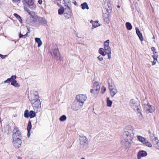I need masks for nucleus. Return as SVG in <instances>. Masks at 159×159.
<instances>
[{"mask_svg": "<svg viewBox=\"0 0 159 159\" xmlns=\"http://www.w3.org/2000/svg\"><path fill=\"white\" fill-rule=\"evenodd\" d=\"M29 114L30 112H29V110H26L24 111V116L25 117L28 118L30 116Z\"/></svg>", "mask_w": 159, "mask_h": 159, "instance_id": "473e14b6", "label": "nucleus"}, {"mask_svg": "<svg viewBox=\"0 0 159 159\" xmlns=\"http://www.w3.org/2000/svg\"><path fill=\"white\" fill-rule=\"evenodd\" d=\"M81 159H85L84 158H82Z\"/></svg>", "mask_w": 159, "mask_h": 159, "instance_id": "4d7b16f0", "label": "nucleus"}, {"mask_svg": "<svg viewBox=\"0 0 159 159\" xmlns=\"http://www.w3.org/2000/svg\"><path fill=\"white\" fill-rule=\"evenodd\" d=\"M135 29L136 33L137 34V35L138 36L139 38L141 41H143V38L142 34L140 31L139 29L138 28L136 27Z\"/></svg>", "mask_w": 159, "mask_h": 159, "instance_id": "aec40b11", "label": "nucleus"}, {"mask_svg": "<svg viewBox=\"0 0 159 159\" xmlns=\"http://www.w3.org/2000/svg\"><path fill=\"white\" fill-rule=\"evenodd\" d=\"M137 138L139 141L149 147H152V144L149 142L145 138L140 135L137 136Z\"/></svg>", "mask_w": 159, "mask_h": 159, "instance_id": "0eeeda50", "label": "nucleus"}, {"mask_svg": "<svg viewBox=\"0 0 159 159\" xmlns=\"http://www.w3.org/2000/svg\"><path fill=\"white\" fill-rule=\"evenodd\" d=\"M64 1L65 6L68 7H69V5H71L70 0H64Z\"/></svg>", "mask_w": 159, "mask_h": 159, "instance_id": "7c9ffc66", "label": "nucleus"}, {"mask_svg": "<svg viewBox=\"0 0 159 159\" xmlns=\"http://www.w3.org/2000/svg\"><path fill=\"white\" fill-rule=\"evenodd\" d=\"M111 53H109V54H107L108 55V58L109 59H110L111 58Z\"/></svg>", "mask_w": 159, "mask_h": 159, "instance_id": "09e8293b", "label": "nucleus"}, {"mask_svg": "<svg viewBox=\"0 0 159 159\" xmlns=\"http://www.w3.org/2000/svg\"><path fill=\"white\" fill-rule=\"evenodd\" d=\"M147 155V153L145 151H142L139 152L137 155L138 159H140L142 157H144Z\"/></svg>", "mask_w": 159, "mask_h": 159, "instance_id": "2eb2a0df", "label": "nucleus"}, {"mask_svg": "<svg viewBox=\"0 0 159 159\" xmlns=\"http://www.w3.org/2000/svg\"><path fill=\"white\" fill-rule=\"evenodd\" d=\"M126 26L127 30H130L132 29V26L131 24L129 22H127L126 23Z\"/></svg>", "mask_w": 159, "mask_h": 159, "instance_id": "72a5a7b5", "label": "nucleus"}, {"mask_svg": "<svg viewBox=\"0 0 159 159\" xmlns=\"http://www.w3.org/2000/svg\"><path fill=\"white\" fill-rule=\"evenodd\" d=\"M129 105L132 109L137 111L139 114L141 115L139 103L137 99L131 100L129 101Z\"/></svg>", "mask_w": 159, "mask_h": 159, "instance_id": "f03ea898", "label": "nucleus"}, {"mask_svg": "<svg viewBox=\"0 0 159 159\" xmlns=\"http://www.w3.org/2000/svg\"><path fill=\"white\" fill-rule=\"evenodd\" d=\"M14 16L15 17L16 19L19 21L21 23H22V21L21 18V17L16 13H14L13 14Z\"/></svg>", "mask_w": 159, "mask_h": 159, "instance_id": "bb28decb", "label": "nucleus"}, {"mask_svg": "<svg viewBox=\"0 0 159 159\" xmlns=\"http://www.w3.org/2000/svg\"><path fill=\"white\" fill-rule=\"evenodd\" d=\"M34 110H36L41 107V102L39 99L31 103Z\"/></svg>", "mask_w": 159, "mask_h": 159, "instance_id": "9b49d317", "label": "nucleus"}, {"mask_svg": "<svg viewBox=\"0 0 159 159\" xmlns=\"http://www.w3.org/2000/svg\"><path fill=\"white\" fill-rule=\"evenodd\" d=\"M21 132L19 130L18 127L16 126H15L13 130L12 135L13 139H21Z\"/></svg>", "mask_w": 159, "mask_h": 159, "instance_id": "39448f33", "label": "nucleus"}, {"mask_svg": "<svg viewBox=\"0 0 159 159\" xmlns=\"http://www.w3.org/2000/svg\"><path fill=\"white\" fill-rule=\"evenodd\" d=\"M28 36V33H27L25 34L24 35H23L22 34H21V33H20L19 34V37L20 38L22 37H24V38H25L26 37H27Z\"/></svg>", "mask_w": 159, "mask_h": 159, "instance_id": "58836bf2", "label": "nucleus"}, {"mask_svg": "<svg viewBox=\"0 0 159 159\" xmlns=\"http://www.w3.org/2000/svg\"><path fill=\"white\" fill-rule=\"evenodd\" d=\"M145 110L147 113H152L154 111V108L153 107L148 104L144 105Z\"/></svg>", "mask_w": 159, "mask_h": 159, "instance_id": "ddd939ff", "label": "nucleus"}, {"mask_svg": "<svg viewBox=\"0 0 159 159\" xmlns=\"http://www.w3.org/2000/svg\"><path fill=\"white\" fill-rule=\"evenodd\" d=\"M65 8H64L62 6H61V7L60 8L58 9V13L59 15H62L64 14V12Z\"/></svg>", "mask_w": 159, "mask_h": 159, "instance_id": "b1692460", "label": "nucleus"}, {"mask_svg": "<svg viewBox=\"0 0 159 159\" xmlns=\"http://www.w3.org/2000/svg\"><path fill=\"white\" fill-rule=\"evenodd\" d=\"M11 80L10 78L7 79V80L4 81V83H9L10 82H11Z\"/></svg>", "mask_w": 159, "mask_h": 159, "instance_id": "c03bdc74", "label": "nucleus"}, {"mask_svg": "<svg viewBox=\"0 0 159 159\" xmlns=\"http://www.w3.org/2000/svg\"><path fill=\"white\" fill-rule=\"evenodd\" d=\"M30 135V131H28V136L29 137Z\"/></svg>", "mask_w": 159, "mask_h": 159, "instance_id": "3c124183", "label": "nucleus"}, {"mask_svg": "<svg viewBox=\"0 0 159 159\" xmlns=\"http://www.w3.org/2000/svg\"><path fill=\"white\" fill-rule=\"evenodd\" d=\"M98 52L103 56H105L106 55L104 49L103 48H100L98 50Z\"/></svg>", "mask_w": 159, "mask_h": 159, "instance_id": "a878e982", "label": "nucleus"}, {"mask_svg": "<svg viewBox=\"0 0 159 159\" xmlns=\"http://www.w3.org/2000/svg\"><path fill=\"white\" fill-rule=\"evenodd\" d=\"M158 55L157 54H153L152 57L153 58L154 60H157V57H158Z\"/></svg>", "mask_w": 159, "mask_h": 159, "instance_id": "a19ab883", "label": "nucleus"}, {"mask_svg": "<svg viewBox=\"0 0 159 159\" xmlns=\"http://www.w3.org/2000/svg\"><path fill=\"white\" fill-rule=\"evenodd\" d=\"M109 16L108 15L104 14L103 16L104 20L107 22H109Z\"/></svg>", "mask_w": 159, "mask_h": 159, "instance_id": "2f4dec72", "label": "nucleus"}, {"mask_svg": "<svg viewBox=\"0 0 159 159\" xmlns=\"http://www.w3.org/2000/svg\"><path fill=\"white\" fill-rule=\"evenodd\" d=\"M72 14L71 9L70 7H67L65 8L64 16L66 18L69 19L70 18Z\"/></svg>", "mask_w": 159, "mask_h": 159, "instance_id": "1a4fd4ad", "label": "nucleus"}, {"mask_svg": "<svg viewBox=\"0 0 159 159\" xmlns=\"http://www.w3.org/2000/svg\"><path fill=\"white\" fill-rule=\"evenodd\" d=\"M11 84L16 88L19 87L20 86V84L18 83L16 80L11 81Z\"/></svg>", "mask_w": 159, "mask_h": 159, "instance_id": "4be33fe9", "label": "nucleus"}, {"mask_svg": "<svg viewBox=\"0 0 159 159\" xmlns=\"http://www.w3.org/2000/svg\"><path fill=\"white\" fill-rule=\"evenodd\" d=\"M110 43L109 40H107L104 43V48L110 47L109 46V43Z\"/></svg>", "mask_w": 159, "mask_h": 159, "instance_id": "f704fd0d", "label": "nucleus"}, {"mask_svg": "<svg viewBox=\"0 0 159 159\" xmlns=\"http://www.w3.org/2000/svg\"><path fill=\"white\" fill-rule=\"evenodd\" d=\"M7 56V55H3L0 54V57L2 59H4Z\"/></svg>", "mask_w": 159, "mask_h": 159, "instance_id": "a18cd8bd", "label": "nucleus"}, {"mask_svg": "<svg viewBox=\"0 0 159 159\" xmlns=\"http://www.w3.org/2000/svg\"><path fill=\"white\" fill-rule=\"evenodd\" d=\"M81 8L82 9L84 10L85 9H89V7L86 2H84L81 5Z\"/></svg>", "mask_w": 159, "mask_h": 159, "instance_id": "5701e85b", "label": "nucleus"}, {"mask_svg": "<svg viewBox=\"0 0 159 159\" xmlns=\"http://www.w3.org/2000/svg\"><path fill=\"white\" fill-rule=\"evenodd\" d=\"M35 40L36 42H37L38 44V47H40L42 43V42L40 39L39 38H35Z\"/></svg>", "mask_w": 159, "mask_h": 159, "instance_id": "393cba45", "label": "nucleus"}, {"mask_svg": "<svg viewBox=\"0 0 159 159\" xmlns=\"http://www.w3.org/2000/svg\"><path fill=\"white\" fill-rule=\"evenodd\" d=\"M107 82L108 84L109 89L116 87L112 79L110 78L109 79Z\"/></svg>", "mask_w": 159, "mask_h": 159, "instance_id": "f3484780", "label": "nucleus"}, {"mask_svg": "<svg viewBox=\"0 0 159 159\" xmlns=\"http://www.w3.org/2000/svg\"><path fill=\"white\" fill-rule=\"evenodd\" d=\"M157 60H154L152 62V65H155L157 62Z\"/></svg>", "mask_w": 159, "mask_h": 159, "instance_id": "49530a36", "label": "nucleus"}, {"mask_svg": "<svg viewBox=\"0 0 159 159\" xmlns=\"http://www.w3.org/2000/svg\"><path fill=\"white\" fill-rule=\"evenodd\" d=\"M16 78V75H12V76L11 78H10V79L11 80V81L15 80Z\"/></svg>", "mask_w": 159, "mask_h": 159, "instance_id": "79ce46f5", "label": "nucleus"}, {"mask_svg": "<svg viewBox=\"0 0 159 159\" xmlns=\"http://www.w3.org/2000/svg\"><path fill=\"white\" fill-rule=\"evenodd\" d=\"M81 146L84 149H86L88 146V142L87 138L84 136H80V138Z\"/></svg>", "mask_w": 159, "mask_h": 159, "instance_id": "423d86ee", "label": "nucleus"}, {"mask_svg": "<svg viewBox=\"0 0 159 159\" xmlns=\"http://www.w3.org/2000/svg\"><path fill=\"white\" fill-rule=\"evenodd\" d=\"M74 3L75 5H76L77 4V2L75 1L74 2Z\"/></svg>", "mask_w": 159, "mask_h": 159, "instance_id": "5fc2aeb1", "label": "nucleus"}, {"mask_svg": "<svg viewBox=\"0 0 159 159\" xmlns=\"http://www.w3.org/2000/svg\"><path fill=\"white\" fill-rule=\"evenodd\" d=\"M151 50L153 52H154L156 51V49L154 47H152L151 48Z\"/></svg>", "mask_w": 159, "mask_h": 159, "instance_id": "de8ad7c7", "label": "nucleus"}, {"mask_svg": "<svg viewBox=\"0 0 159 159\" xmlns=\"http://www.w3.org/2000/svg\"><path fill=\"white\" fill-rule=\"evenodd\" d=\"M79 103L77 102L75 103L74 102L72 105V108L75 110H78L80 108V105Z\"/></svg>", "mask_w": 159, "mask_h": 159, "instance_id": "a211bd4d", "label": "nucleus"}, {"mask_svg": "<svg viewBox=\"0 0 159 159\" xmlns=\"http://www.w3.org/2000/svg\"><path fill=\"white\" fill-rule=\"evenodd\" d=\"M67 119L66 116L65 115H62L59 118V120L61 121H63L66 120Z\"/></svg>", "mask_w": 159, "mask_h": 159, "instance_id": "e433bc0d", "label": "nucleus"}, {"mask_svg": "<svg viewBox=\"0 0 159 159\" xmlns=\"http://www.w3.org/2000/svg\"><path fill=\"white\" fill-rule=\"evenodd\" d=\"M76 99L77 102L82 103V106L84 103L87 99V97L85 95L80 94L76 96Z\"/></svg>", "mask_w": 159, "mask_h": 159, "instance_id": "9d476101", "label": "nucleus"}, {"mask_svg": "<svg viewBox=\"0 0 159 159\" xmlns=\"http://www.w3.org/2000/svg\"><path fill=\"white\" fill-rule=\"evenodd\" d=\"M153 39H154L155 38V37H154V36H153Z\"/></svg>", "mask_w": 159, "mask_h": 159, "instance_id": "13d9d810", "label": "nucleus"}, {"mask_svg": "<svg viewBox=\"0 0 159 159\" xmlns=\"http://www.w3.org/2000/svg\"><path fill=\"white\" fill-rule=\"evenodd\" d=\"M29 99L31 103L39 99L38 93L36 91L33 93H31L29 96Z\"/></svg>", "mask_w": 159, "mask_h": 159, "instance_id": "6e6552de", "label": "nucleus"}, {"mask_svg": "<svg viewBox=\"0 0 159 159\" xmlns=\"http://www.w3.org/2000/svg\"><path fill=\"white\" fill-rule=\"evenodd\" d=\"M151 139L154 143H156V147L157 149L159 150V141L157 138V137H155L154 139Z\"/></svg>", "mask_w": 159, "mask_h": 159, "instance_id": "6ab92c4d", "label": "nucleus"}, {"mask_svg": "<svg viewBox=\"0 0 159 159\" xmlns=\"http://www.w3.org/2000/svg\"><path fill=\"white\" fill-rule=\"evenodd\" d=\"M30 6H32L34 5L33 0H22Z\"/></svg>", "mask_w": 159, "mask_h": 159, "instance_id": "412c9836", "label": "nucleus"}, {"mask_svg": "<svg viewBox=\"0 0 159 159\" xmlns=\"http://www.w3.org/2000/svg\"><path fill=\"white\" fill-rule=\"evenodd\" d=\"M153 54H157V52H156V51H155V52H153Z\"/></svg>", "mask_w": 159, "mask_h": 159, "instance_id": "864d4df0", "label": "nucleus"}, {"mask_svg": "<svg viewBox=\"0 0 159 159\" xmlns=\"http://www.w3.org/2000/svg\"><path fill=\"white\" fill-rule=\"evenodd\" d=\"M29 117L30 118L34 117L36 116L35 112L33 111H31L30 112Z\"/></svg>", "mask_w": 159, "mask_h": 159, "instance_id": "c756f323", "label": "nucleus"}, {"mask_svg": "<svg viewBox=\"0 0 159 159\" xmlns=\"http://www.w3.org/2000/svg\"><path fill=\"white\" fill-rule=\"evenodd\" d=\"M32 128L31 123L30 121H29L28 124L27 129L28 131H30Z\"/></svg>", "mask_w": 159, "mask_h": 159, "instance_id": "c9c22d12", "label": "nucleus"}, {"mask_svg": "<svg viewBox=\"0 0 159 159\" xmlns=\"http://www.w3.org/2000/svg\"><path fill=\"white\" fill-rule=\"evenodd\" d=\"M12 2L14 3H17L18 5V3H20V0H12Z\"/></svg>", "mask_w": 159, "mask_h": 159, "instance_id": "37998d69", "label": "nucleus"}, {"mask_svg": "<svg viewBox=\"0 0 159 159\" xmlns=\"http://www.w3.org/2000/svg\"><path fill=\"white\" fill-rule=\"evenodd\" d=\"M13 139L12 142L14 147L16 148H19L20 147L22 143L21 139Z\"/></svg>", "mask_w": 159, "mask_h": 159, "instance_id": "f8f14e48", "label": "nucleus"}, {"mask_svg": "<svg viewBox=\"0 0 159 159\" xmlns=\"http://www.w3.org/2000/svg\"><path fill=\"white\" fill-rule=\"evenodd\" d=\"M117 7L119 8H120V6L119 5L117 6Z\"/></svg>", "mask_w": 159, "mask_h": 159, "instance_id": "6e6d98bb", "label": "nucleus"}, {"mask_svg": "<svg viewBox=\"0 0 159 159\" xmlns=\"http://www.w3.org/2000/svg\"><path fill=\"white\" fill-rule=\"evenodd\" d=\"M107 106L109 107H111L112 106V102L110 100L109 98H107Z\"/></svg>", "mask_w": 159, "mask_h": 159, "instance_id": "c85d7f7f", "label": "nucleus"}, {"mask_svg": "<svg viewBox=\"0 0 159 159\" xmlns=\"http://www.w3.org/2000/svg\"><path fill=\"white\" fill-rule=\"evenodd\" d=\"M103 57L102 55H100L97 57V58L100 61H102L103 59Z\"/></svg>", "mask_w": 159, "mask_h": 159, "instance_id": "ea45409f", "label": "nucleus"}, {"mask_svg": "<svg viewBox=\"0 0 159 159\" xmlns=\"http://www.w3.org/2000/svg\"><path fill=\"white\" fill-rule=\"evenodd\" d=\"M90 22L92 24V30H93L94 28H96L100 26V24L98 23V21H93L91 20Z\"/></svg>", "mask_w": 159, "mask_h": 159, "instance_id": "dca6fc26", "label": "nucleus"}, {"mask_svg": "<svg viewBox=\"0 0 159 159\" xmlns=\"http://www.w3.org/2000/svg\"><path fill=\"white\" fill-rule=\"evenodd\" d=\"M104 50L106 54L111 53V50L110 47L104 48Z\"/></svg>", "mask_w": 159, "mask_h": 159, "instance_id": "cd10ccee", "label": "nucleus"}, {"mask_svg": "<svg viewBox=\"0 0 159 159\" xmlns=\"http://www.w3.org/2000/svg\"><path fill=\"white\" fill-rule=\"evenodd\" d=\"M51 52L52 55L56 59L58 60L61 59V56L59 53L58 47L56 45H52Z\"/></svg>", "mask_w": 159, "mask_h": 159, "instance_id": "20e7f679", "label": "nucleus"}, {"mask_svg": "<svg viewBox=\"0 0 159 159\" xmlns=\"http://www.w3.org/2000/svg\"><path fill=\"white\" fill-rule=\"evenodd\" d=\"M57 5L60 7H61V6H62L61 5L59 4L58 3H57Z\"/></svg>", "mask_w": 159, "mask_h": 159, "instance_id": "603ef678", "label": "nucleus"}, {"mask_svg": "<svg viewBox=\"0 0 159 159\" xmlns=\"http://www.w3.org/2000/svg\"><path fill=\"white\" fill-rule=\"evenodd\" d=\"M100 89L99 82L95 81L93 84V89L90 90V93L94 94V96L97 97L99 93Z\"/></svg>", "mask_w": 159, "mask_h": 159, "instance_id": "7ed1b4c3", "label": "nucleus"}, {"mask_svg": "<svg viewBox=\"0 0 159 159\" xmlns=\"http://www.w3.org/2000/svg\"><path fill=\"white\" fill-rule=\"evenodd\" d=\"M109 91L111 97H113L118 92L116 87L109 89Z\"/></svg>", "mask_w": 159, "mask_h": 159, "instance_id": "4468645a", "label": "nucleus"}, {"mask_svg": "<svg viewBox=\"0 0 159 159\" xmlns=\"http://www.w3.org/2000/svg\"><path fill=\"white\" fill-rule=\"evenodd\" d=\"M42 0H39L38 1V2L40 4H42Z\"/></svg>", "mask_w": 159, "mask_h": 159, "instance_id": "8fccbe9b", "label": "nucleus"}, {"mask_svg": "<svg viewBox=\"0 0 159 159\" xmlns=\"http://www.w3.org/2000/svg\"><path fill=\"white\" fill-rule=\"evenodd\" d=\"M133 129L132 126H128L126 127L123 135L121 144L123 146L126 148H130L131 144L133 143V140L134 136Z\"/></svg>", "mask_w": 159, "mask_h": 159, "instance_id": "f257e3e1", "label": "nucleus"}, {"mask_svg": "<svg viewBox=\"0 0 159 159\" xmlns=\"http://www.w3.org/2000/svg\"><path fill=\"white\" fill-rule=\"evenodd\" d=\"M106 90V88L104 86H102L101 90V92L102 94H103Z\"/></svg>", "mask_w": 159, "mask_h": 159, "instance_id": "4c0bfd02", "label": "nucleus"}]
</instances>
